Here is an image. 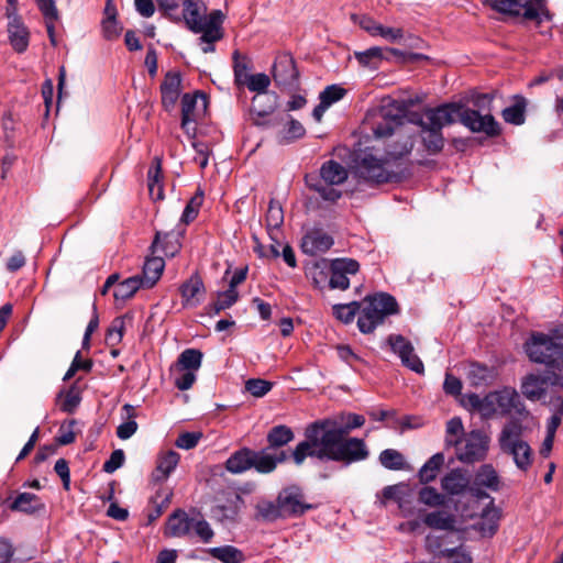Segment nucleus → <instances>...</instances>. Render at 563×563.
Listing matches in <instances>:
<instances>
[{
  "instance_id": "obj_1",
  "label": "nucleus",
  "mask_w": 563,
  "mask_h": 563,
  "mask_svg": "<svg viewBox=\"0 0 563 563\" xmlns=\"http://www.w3.org/2000/svg\"><path fill=\"white\" fill-rule=\"evenodd\" d=\"M493 97L488 93L479 95L474 103L479 109L487 108V113L482 114L479 110L464 108L457 103H444L437 108L427 109L419 113L412 108L419 102L417 97L411 95L402 97L389 96V121H397L398 124L412 123L420 126V137L424 150L431 154H438L444 146L442 129L459 120L464 126L475 133H485L488 136H496L500 129L498 122L490 114Z\"/></svg>"
},
{
  "instance_id": "obj_2",
  "label": "nucleus",
  "mask_w": 563,
  "mask_h": 563,
  "mask_svg": "<svg viewBox=\"0 0 563 563\" xmlns=\"http://www.w3.org/2000/svg\"><path fill=\"white\" fill-rule=\"evenodd\" d=\"M364 422L361 415L341 413L311 423L306 429V440L298 443L291 453L294 462L301 465L307 456H311L349 465L366 459L368 451L364 441L347 438L352 430L362 427Z\"/></svg>"
},
{
  "instance_id": "obj_3",
  "label": "nucleus",
  "mask_w": 563,
  "mask_h": 563,
  "mask_svg": "<svg viewBox=\"0 0 563 563\" xmlns=\"http://www.w3.org/2000/svg\"><path fill=\"white\" fill-rule=\"evenodd\" d=\"M363 128L365 135L358 148L352 154L351 172L361 179L372 183L387 180L385 164L387 162V110L385 107L367 111Z\"/></svg>"
},
{
  "instance_id": "obj_4",
  "label": "nucleus",
  "mask_w": 563,
  "mask_h": 563,
  "mask_svg": "<svg viewBox=\"0 0 563 563\" xmlns=\"http://www.w3.org/2000/svg\"><path fill=\"white\" fill-rule=\"evenodd\" d=\"M224 18L221 10H212L207 14V7L201 0H185L183 3L181 20L188 30L201 34L198 41L205 54L213 53L214 43L223 38ZM175 20L180 21V18Z\"/></svg>"
},
{
  "instance_id": "obj_5",
  "label": "nucleus",
  "mask_w": 563,
  "mask_h": 563,
  "mask_svg": "<svg viewBox=\"0 0 563 563\" xmlns=\"http://www.w3.org/2000/svg\"><path fill=\"white\" fill-rule=\"evenodd\" d=\"M529 429V423L508 420L498 437L500 450L512 457L516 466L526 472L532 464V449L521 437Z\"/></svg>"
},
{
  "instance_id": "obj_6",
  "label": "nucleus",
  "mask_w": 563,
  "mask_h": 563,
  "mask_svg": "<svg viewBox=\"0 0 563 563\" xmlns=\"http://www.w3.org/2000/svg\"><path fill=\"white\" fill-rule=\"evenodd\" d=\"M489 417L495 413L510 415L509 420H518L521 423H530L533 417L521 402L519 394L514 388H503L486 395Z\"/></svg>"
},
{
  "instance_id": "obj_7",
  "label": "nucleus",
  "mask_w": 563,
  "mask_h": 563,
  "mask_svg": "<svg viewBox=\"0 0 563 563\" xmlns=\"http://www.w3.org/2000/svg\"><path fill=\"white\" fill-rule=\"evenodd\" d=\"M529 358L548 368H563V344L544 333H533L526 343Z\"/></svg>"
},
{
  "instance_id": "obj_8",
  "label": "nucleus",
  "mask_w": 563,
  "mask_h": 563,
  "mask_svg": "<svg viewBox=\"0 0 563 563\" xmlns=\"http://www.w3.org/2000/svg\"><path fill=\"white\" fill-rule=\"evenodd\" d=\"M349 176L347 169L336 161L324 162L320 167L321 180L309 184L310 188L325 201L334 202L341 197V191L332 186L343 184Z\"/></svg>"
},
{
  "instance_id": "obj_9",
  "label": "nucleus",
  "mask_w": 563,
  "mask_h": 563,
  "mask_svg": "<svg viewBox=\"0 0 563 563\" xmlns=\"http://www.w3.org/2000/svg\"><path fill=\"white\" fill-rule=\"evenodd\" d=\"M170 236V233L156 232L155 234V239L151 245V252L153 256L146 258L143 266L142 276H140L144 282L145 287L147 288L153 287L157 283L165 267L164 258L162 256L155 255L158 251L159 243L162 241L165 242V245L162 246V252L165 255L174 256L178 251V246L176 244L169 246L168 239Z\"/></svg>"
},
{
  "instance_id": "obj_10",
  "label": "nucleus",
  "mask_w": 563,
  "mask_h": 563,
  "mask_svg": "<svg viewBox=\"0 0 563 563\" xmlns=\"http://www.w3.org/2000/svg\"><path fill=\"white\" fill-rule=\"evenodd\" d=\"M387 317V294L366 296L360 301L357 327L362 333H371L383 324Z\"/></svg>"
},
{
  "instance_id": "obj_11",
  "label": "nucleus",
  "mask_w": 563,
  "mask_h": 563,
  "mask_svg": "<svg viewBox=\"0 0 563 563\" xmlns=\"http://www.w3.org/2000/svg\"><path fill=\"white\" fill-rule=\"evenodd\" d=\"M492 8L498 12L519 15L527 20L541 22L548 18L545 0H488Z\"/></svg>"
},
{
  "instance_id": "obj_12",
  "label": "nucleus",
  "mask_w": 563,
  "mask_h": 563,
  "mask_svg": "<svg viewBox=\"0 0 563 563\" xmlns=\"http://www.w3.org/2000/svg\"><path fill=\"white\" fill-rule=\"evenodd\" d=\"M389 42L398 43L404 48L389 47V63L412 64L419 60H428L429 57L423 54L412 53L410 49L420 48L422 40L411 34L404 35L400 29H389Z\"/></svg>"
},
{
  "instance_id": "obj_13",
  "label": "nucleus",
  "mask_w": 563,
  "mask_h": 563,
  "mask_svg": "<svg viewBox=\"0 0 563 563\" xmlns=\"http://www.w3.org/2000/svg\"><path fill=\"white\" fill-rule=\"evenodd\" d=\"M456 448V457L463 463H474L484 460L488 448L489 438L479 430H473L463 435Z\"/></svg>"
},
{
  "instance_id": "obj_14",
  "label": "nucleus",
  "mask_w": 563,
  "mask_h": 563,
  "mask_svg": "<svg viewBox=\"0 0 563 563\" xmlns=\"http://www.w3.org/2000/svg\"><path fill=\"white\" fill-rule=\"evenodd\" d=\"M269 84V77L263 73L251 75L244 84L251 91H255L260 95L253 98L251 104L252 113L258 118L268 115L275 109V97L265 93Z\"/></svg>"
},
{
  "instance_id": "obj_15",
  "label": "nucleus",
  "mask_w": 563,
  "mask_h": 563,
  "mask_svg": "<svg viewBox=\"0 0 563 563\" xmlns=\"http://www.w3.org/2000/svg\"><path fill=\"white\" fill-rule=\"evenodd\" d=\"M394 122L399 125L397 121H389V183L400 181L407 175V167H401L399 170H391V161H401L404 156L410 154L413 147V141L410 135H401L400 133L394 132L390 124Z\"/></svg>"
},
{
  "instance_id": "obj_16",
  "label": "nucleus",
  "mask_w": 563,
  "mask_h": 563,
  "mask_svg": "<svg viewBox=\"0 0 563 563\" xmlns=\"http://www.w3.org/2000/svg\"><path fill=\"white\" fill-rule=\"evenodd\" d=\"M277 500L285 518L299 517L313 508L306 501L302 489L295 485L283 488L277 495Z\"/></svg>"
},
{
  "instance_id": "obj_17",
  "label": "nucleus",
  "mask_w": 563,
  "mask_h": 563,
  "mask_svg": "<svg viewBox=\"0 0 563 563\" xmlns=\"http://www.w3.org/2000/svg\"><path fill=\"white\" fill-rule=\"evenodd\" d=\"M389 347L400 358L404 366L416 374H424V365L416 354L412 343L402 335H389Z\"/></svg>"
},
{
  "instance_id": "obj_18",
  "label": "nucleus",
  "mask_w": 563,
  "mask_h": 563,
  "mask_svg": "<svg viewBox=\"0 0 563 563\" xmlns=\"http://www.w3.org/2000/svg\"><path fill=\"white\" fill-rule=\"evenodd\" d=\"M360 271V264L352 258H338L330 265L329 287L345 290L350 287V278Z\"/></svg>"
},
{
  "instance_id": "obj_19",
  "label": "nucleus",
  "mask_w": 563,
  "mask_h": 563,
  "mask_svg": "<svg viewBox=\"0 0 563 563\" xmlns=\"http://www.w3.org/2000/svg\"><path fill=\"white\" fill-rule=\"evenodd\" d=\"M442 489L449 495H461L466 490H470L475 497L484 498L487 494L481 490V488L471 486V478L466 472L457 468L452 470L441 479Z\"/></svg>"
},
{
  "instance_id": "obj_20",
  "label": "nucleus",
  "mask_w": 563,
  "mask_h": 563,
  "mask_svg": "<svg viewBox=\"0 0 563 563\" xmlns=\"http://www.w3.org/2000/svg\"><path fill=\"white\" fill-rule=\"evenodd\" d=\"M273 78L280 87L295 88L298 86L299 71L290 54L279 55L273 66Z\"/></svg>"
},
{
  "instance_id": "obj_21",
  "label": "nucleus",
  "mask_w": 563,
  "mask_h": 563,
  "mask_svg": "<svg viewBox=\"0 0 563 563\" xmlns=\"http://www.w3.org/2000/svg\"><path fill=\"white\" fill-rule=\"evenodd\" d=\"M179 290L185 308L197 307L206 295L203 282L198 274L191 275L189 279L183 283Z\"/></svg>"
},
{
  "instance_id": "obj_22",
  "label": "nucleus",
  "mask_w": 563,
  "mask_h": 563,
  "mask_svg": "<svg viewBox=\"0 0 563 563\" xmlns=\"http://www.w3.org/2000/svg\"><path fill=\"white\" fill-rule=\"evenodd\" d=\"M271 449H265L261 451H254L252 456V467L255 468L258 473L268 474L272 473L278 463H283L287 459V454L285 451L279 452H269Z\"/></svg>"
},
{
  "instance_id": "obj_23",
  "label": "nucleus",
  "mask_w": 563,
  "mask_h": 563,
  "mask_svg": "<svg viewBox=\"0 0 563 563\" xmlns=\"http://www.w3.org/2000/svg\"><path fill=\"white\" fill-rule=\"evenodd\" d=\"M333 243V239L329 234L314 230L303 236L301 249L306 254L316 255L327 252Z\"/></svg>"
},
{
  "instance_id": "obj_24",
  "label": "nucleus",
  "mask_w": 563,
  "mask_h": 563,
  "mask_svg": "<svg viewBox=\"0 0 563 563\" xmlns=\"http://www.w3.org/2000/svg\"><path fill=\"white\" fill-rule=\"evenodd\" d=\"M181 77L178 73H167L161 85L162 104L170 110L176 104L180 93Z\"/></svg>"
},
{
  "instance_id": "obj_25",
  "label": "nucleus",
  "mask_w": 563,
  "mask_h": 563,
  "mask_svg": "<svg viewBox=\"0 0 563 563\" xmlns=\"http://www.w3.org/2000/svg\"><path fill=\"white\" fill-rule=\"evenodd\" d=\"M198 98L202 99V106L205 108V96L199 91L195 92L194 95L185 93L181 98V128L186 131L187 134L196 131V128L191 126V124L196 122L195 111Z\"/></svg>"
},
{
  "instance_id": "obj_26",
  "label": "nucleus",
  "mask_w": 563,
  "mask_h": 563,
  "mask_svg": "<svg viewBox=\"0 0 563 563\" xmlns=\"http://www.w3.org/2000/svg\"><path fill=\"white\" fill-rule=\"evenodd\" d=\"M8 34L11 46L16 53H23L29 46L30 32L21 19L9 21Z\"/></svg>"
},
{
  "instance_id": "obj_27",
  "label": "nucleus",
  "mask_w": 563,
  "mask_h": 563,
  "mask_svg": "<svg viewBox=\"0 0 563 563\" xmlns=\"http://www.w3.org/2000/svg\"><path fill=\"white\" fill-rule=\"evenodd\" d=\"M192 527V519L184 510L174 511L166 523L165 536L179 538L186 536Z\"/></svg>"
},
{
  "instance_id": "obj_28",
  "label": "nucleus",
  "mask_w": 563,
  "mask_h": 563,
  "mask_svg": "<svg viewBox=\"0 0 563 563\" xmlns=\"http://www.w3.org/2000/svg\"><path fill=\"white\" fill-rule=\"evenodd\" d=\"M521 391L531 401L543 399L547 395V386L542 375L530 374L526 376L521 383Z\"/></svg>"
},
{
  "instance_id": "obj_29",
  "label": "nucleus",
  "mask_w": 563,
  "mask_h": 563,
  "mask_svg": "<svg viewBox=\"0 0 563 563\" xmlns=\"http://www.w3.org/2000/svg\"><path fill=\"white\" fill-rule=\"evenodd\" d=\"M252 456L253 450L249 448H243L235 451L231 456L225 461V468L228 472L232 474H241L252 468Z\"/></svg>"
},
{
  "instance_id": "obj_30",
  "label": "nucleus",
  "mask_w": 563,
  "mask_h": 563,
  "mask_svg": "<svg viewBox=\"0 0 563 563\" xmlns=\"http://www.w3.org/2000/svg\"><path fill=\"white\" fill-rule=\"evenodd\" d=\"M179 459L180 456L176 451L169 450L163 453L158 457L156 468L152 474L153 479L155 482L165 481L177 466Z\"/></svg>"
},
{
  "instance_id": "obj_31",
  "label": "nucleus",
  "mask_w": 563,
  "mask_h": 563,
  "mask_svg": "<svg viewBox=\"0 0 563 563\" xmlns=\"http://www.w3.org/2000/svg\"><path fill=\"white\" fill-rule=\"evenodd\" d=\"M12 511H22L25 514H35L44 509L41 498L32 493H21L10 505Z\"/></svg>"
},
{
  "instance_id": "obj_32",
  "label": "nucleus",
  "mask_w": 563,
  "mask_h": 563,
  "mask_svg": "<svg viewBox=\"0 0 563 563\" xmlns=\"http://www.w3.org/2000/svg\"><path fill=\"white\" fill-rule=\"evenodd\" d=\"M354 57L362 67L376 70L385 60V49L374 46L362 52H354Z\"/></svg>"
},
{
  "instance_id": "obj_33",
  "label": "nucleus",
  "mask_w": 563,
  "mask_h": 563,
  "mask_svg": "<svg viewBox=\"0 0 563 563\" xmlns=\"http://www.w3.org/2000/svg\"><path fill=\"white\" fill-rule=\"evenodd\" d=\"M527 99L522 96H515L514 103L501 112L505 122L521 125L526 120Z\"/></svg>"
},
{
  "instance_id": "obj_34",
  "label": "nucleus",
  "mask_w": 563,
  "mask_h": 563,
  "mask_svg": "<svg viewBox=\"0 0 563 563\" xmlns=\"http://www.w3.org/2000/svg\"><path fill=\"white\" fill-rule=\"evenodd\" d=\"M499 476L490 464L482 465L475 474L473 487H486L492 490L499 489Z\"/></svg>"
},
{
  "instance_id": "obj_35",
  "label": "nucleus",
  "mask_w": 563,
  "mask_h": 563,
  "mask_svg": "<svg viewBox=\"0 0 563 563\" xmlns=\"http://www.w3.org/2000/svg\"><path fill=\"white\" fill-rule=\"evenodd\" d=\"M423 523L435 530H453L455 518L452 514L444 510L428 512L423 517Z\"/></svg>"
},
{
  "instance_id": "obj_36",
  "label": "nucleus",
  "mask_w": 563,
  "mask_h": 563,
  "mask_svg": "<svg viewBox=\"0 0 563 563\" xmlns=\"http://www.w3.org/2000/svg\"><path fill=\"white\" fill-rule=\"evenodd\" d=\"M499 511L495 507H486L476 523V529L483 537H492L498 528Z\"/></svg>"
},
{
  "instance_id": "obj_37",
  "label": "nucleus",
  "mask_w": 563,
  "mask_h": 563,
  "mask_svg": "<svg viewBox=\"0 0 563 563\" xmlns=\"http://www.w3.org/2000/svg\"><path fill=\"white\" fill-rule=\"evenodd\" d=\"M208 553L222 563H242L245 561L244 553L233 545L211 548Z\"/></svg>"
},
{
  "instance_id": "obj_38",
  "label": "nucleus",
  "mask_w": 563,
  "mask_h": 563,
  "mask_svg": "<svg viewBox=\"0 0 563 563\" xmlns=\"http://www.w3.org/2000/svg\"><path fill=\"white\" fill-rule=\"evenodd\" d=\"M294 440V432L287 426L280 424L272 428L267 433L268 449L282 448Z\"/></svg>"
},
{
  "instance_id": "obj_39",
  "label": "nucleus",
  "mask_w": 563,
  "mask_h": 563,
  "mask_svg": "<svg viewBox=\"0 0 563 563\" xmlns=\"http://www.w3.org/2000/svg\"><path fill=\"white\" fill-rule=\"evenodd\" d=\"M122 410L125 412L128 420L117 428V435L121 440H128L137 431L139 428L135 421L136 412L134 406L130 404H125L122 407Z\"/></svg>"
},
{
  "instance_id": "obj_40",
  "label": "nucleus",
  "mask_w": 563,
  "mask_h": 563,
  "mask_svg": "<svg viewBox=\"0 0 563 563\" xmlns=\"http://www.w3.org/2000/svg\"><path fill=\"white\" fill-rule=\"evenodd\" d=\"M239 298L236 289H227L225 291L219 292L217 299L207 307L210 316L219 314L222 310H225L233 306Z\"/></svg>"
},
{
  "instance_id": "obj_41",
  "label": "nucleus",
  "mask_w": 563,
  "mask_h": 563,
  "mask_svg": "<svg viewBox=\"0 0 563 563\" xmlns=\"http://www.w3.org/2000/svg\"><path fill=\"white\" fill-rule=\"evenodd\" d=\"M202 353L196 349H187L178 356L176 367L179 371L195 372L201 366Z\"/></svg>"
},
{
  "instance_id": "obj_42",
  "label": "nucleus",
  "mask_w": 563,
  "mask_h": 563,
  "mask_svg": "<svg viewBox=\"0 0 563 563\" xmlns=\"http://www.w3.org/2000/svg\"><path fill=\"white\" fill-rule=\"evenodd\" d=\"M467 378L473 386L478 387L488 385L493 380L494 374L487 366L473 363L467 372Z\"/></svg>"
},
{
  "instance_id": "obj_43",
  "label": "nucleus",
  "mask_w": 563,
  "mask_h": 563,
  "mask_svg": "<svg viewBox=\"0 0 563 563\" xmlns=\"http://www.w3.org/2000/svg\"><path fill=\"white\" fill-rule=\"evenodd\" d=\"M141 287H145V285L140 276L129 277L118 285L114 298L121 300L130 299Z\"/></svg>"
},
{
  "instance_id": "obj_44",
  "label": "nucleus",
  "mask_w": 563,
  "mask_h": 563,
  "mask_svg": "<svg viewBox=\"0 0 563 563\" xmlns=\"http://www.w3.org/2000/svg\"><path fill=\"white\" fill-rule=\"evenodd\" d=\"M444 463V455L442 453H437L432 455L428 462L420 468L419 478L422 483L432 482Z\"/></svg>"
},
{
  "instance_id": "obj_45",
  "label": "nucleus",
  "mask_w": 563,
  "mask_h": 563,
  "mask_svg": "<svg viewBox=\"0 0 563 563\" xmlns=\"http://www.w3.org/2000/svg\"><path fill=\"white\" fill-rule=\"evenodd\" d=\"M419 503L428 507H442L446 503V498L443 494L439 493L434 487L424 486L419 490L418 494Z\"/></svg>"
},
{
  "instance_id": "obj_46",
  "label": "nucleus",
  "mask_w": 563,
  "mask_h": 563,
  "mask_svg": "<svg viewBox=\"0 0 563 563\" xmlns=\"http://www.w3.org/2000/svg\"><path fill=\"white\" fill-rule=\"evenodd\" d=\"M257 515L266 521H275L285 518L279 509L278 500H261L256 505Z\"/></svg>"
},
{
  "instance_id": "obj_47",
  "label": "nucleus",
  "mask_w": 563,
  "mask_h": 563,
  "mask_svg": "<svg viewBox=\"0 0 563 563\" xmlns=\"http://www.w3.org/2000/svg\"><path fill=\"white\" fill-rule=\"evenodd\" d=\"M464 435V428L461 418L453 417L446 422L445 443L446 445H457Z\"/></svg>"
},
{
  "instance_id": "obj_48",
  "label": "nucleus",
  "mask_w": 563,
  "mask_h": 563,
  "mask_svg": "<svg viewBox=\"0 0 563 563\" xmlns=\"http://www.w3.org/2000/svg\"><path fill=\"white\" fill-rule=\"evenodd\" d=\"M352 20L355 23H357L364 31H366L367 33H369L373 36H377V35L386 36L387 35V31L385 30V27L382 24L374 21L369 16L353 14Z\"/></svg>"
},
{
  "instance_id": "obj_49",
  "label": "nucleus",
  "mask_w": 563,
  "mask_h": 563,
  "mask_svg": "<svg viewBox=\"0 0 563 563\" xmlns=\"http://www.w3.org/2000/svg\"><path fill=\"white\" fill-rule=\"evenodd\" d=\"M233 62L235 82L238 85H244L247 78L251 76L249 75V59L245 56L240 55V53L235 51L233 53Z\"/></svg>"
},
{
  "instance_id": "obj_50",
  "label": "nucleus",
  "mask_w": 563,
  "mask_h": 563,
  "mask_svg": "<svg viewBox=\"0 0 563 563\" xmlns=\"http://www.w3.org/2000/svg\"><path fill=\"white\" fill-rule=\"evenodd\" d=\"M335 317L344 323L353 321L355 314L360 316V302L352 301L350 303L336 305L333 307Z\"/></svg>"
},
{
  "instance_id": "obj_51",
  "label": "nucleus",
  "mask_w": 563,
  "mask_h": 563,
  "mask_svg": "<svg viewBox=\"0 0 563 563\" xmlns=\"http://www.w3.org/2000/svg\"><path fill=\"white\" fill-rule=\"evenodd\" d=\"M284 222V212L280 205L275 201L271 200L267 209L266 214V225L269 230L272 229H279Z\"/></svg>"
},
{
  "instance_id": "obj_52",
  "label": "nucleus",
  "mask_w": 563,
  "mask_h": 563,
  "mask_svg": "<svg viewBox=\"0 0 563 563\" xmlns=\"http://www.w3.org/2000/svg\"><path fill=\"white\" fill-rule=\"evenodd\" d=\"M203 194L201 190H198L197 195H195L185 207V210L181 216V221L184 223H190L194 221L198 214L199 208L202 205Z\"/></svg>"
},
{
  "instance_id": "obj_53",
  "label": "nucleus",
  "mask_w": 563,
  "mask_h": 563,
  "mask_svg": "<svg viewBox=\"0 0 563 563\" xmlns=\"http://www.w3.org/2000/svg\"><path fill=\"white\" fill-rule=\"evenodd\" d=\"M148 191L151 196L155 194V187L162 185V161L159 157H154L152 166L147 173Z\"/></svg>"
},
{
  "instance_id": "obj_54",
  "label": "nucleus",
  "mask_w": 563,
  "mask_h": 563,
  "mask_svg": "<svg viewBox=\"0 0 563 563\" xmlns=\"http://www.w3.org/2000/svg\"><path fill=\"white\" fill-rule=\"evenodd\" d=\"M272 383L261 378H251L245 383V389L254 397H263L272 389Z\"/></svg>"
},
{
  "instance_id": "obj_55",
  "label": "nucleus",
  "mask_w": 563,
  "mask_h": 563,
  "mask_svg": "<svg viewBox=\"0 0 563 563\" xmlns=\"http://www.w3.org/2000/svg\"><path fill=\"white\" fill-rule=\"evenodd\" d=\"M463 405L472 409L478 410L482 416L489 418L488 404H486V396L481 398L476 394H467L463 397Z\"/></svg>"
},
{
  "instance_id": "obj_56",
  "label": "nucleus",
  "mask_w": 563,
  "mask_h": 563,
  "mask_svg": "<svg viewBox=\"0 0 563 563\" xmlns=\"http://www.w3.org/2000/svg\"><path fill=\"white\" fill-rule=\"evenodd\" d=\"M92 368V361L91 360H81L80 351H78L67 369L66 374L64 375V380H69L75 376V374L81 369L85 372H90Z\"/></svg>"
},
{
  "instance_id": "obj_57",
  "label": "nucleus",
  "mask_w": 563,
  "mask_h": 563,
  "mask_svg": "<svg viewBox=\"0 0 563 563\" xmlns=\"http://www.w3.org/2000/svg\"><path fill=\"white\" fill-rule=\"evenodd\" d=\"M346 93V90L338 85L328 86L323 91H321L319 99L322 100L324 104L329 107L341 100Z\"/></svg>"
},
{
  "instance_id": "obj_58",
  "label": "nucleus",
  "mask_w": 563,
  "mask_h": 563,
  "mask_svg": "<svg viewBox=\"0 0 563 563\" xmlns=\"http://www.w3.org/2000/svg\"><path fill=\"white\" fill-rule=\"evenodd\" d=\"M122 32V25L117 19H103L102 20V34L108 41H113L120 36Z\"/></svg>"
},
{
  "instance_id": "obj_59",
  "label": "nucleus",
  "mask_w": 563,
  "mask_h": 563,
  "mask_svg": "<svg viewBox=\"0 0 563 563\" xmlns=\"http://www.w3.org/2000/svg\"><path fill=\"white\" fill-rule=\"evenodd\" d=\"M124 331V319L121 317L115 318L108 329L107 340L112 344L121 342Z\"/></svg>"
},
{
  "instance_id": "obj_60",
  "label": "nucleus",
  "mask_w": 563,
  "mask_h": 563,
  "mask_svg": "<svg viewBox=\"0 0 563 563\" xmlns=\"http://www.w3.org/2000/svg\"><path fill=\"white\" fill-rule=\"evenodd\" d=\"M443 556L451 560V563H472L470 553L462 547L455 549H445L442 551Z\"/></svg>"
},
{
  "instance_id": "obj_61",
  "label": "nucleus",
  "mask_w": 563,
  "mask_h": 563,
  "mask_svg": "<svg viewBox=\"0 0 563 563\" xmlns=\"http://www.w3.org/2000/svg\"><path fill=\"white\" fill-rule=\"evenodd\" d=\"M201 437L200 432H184L177 438L176 445L179 449L190 450L198 444Z\"/></svg>"
},
{
  "instance_id": "obj_62",
  "label": "nucleus",
  "mask_w": 563,
  "mask_h": 563,
  "mask_svg": "<svg viewBox=\"0 0 563 563\" xmlns=\"http://www.w3.org/2000/svg\"><path fill=\"white\" fill-rule=\"evenodd\" d=\"M124 457V452L122 450H114L111 453L110 459L104 462L103 471L109 474L115 472L123 465Z\"/></svg>"
},
{
  "instance_id": "obj_63",
  "label": "nucleus",
  "mask_w": 563,
  "mask_h": 563,
  "mask_svg": "<svg viewBox=\"0 0 563 563\" xmlns=\"http://www.w3.org/2000/svg\"><path fill=\"white\" fill-rule=\"evenodd\" d=\"M545 380V386L549 385L554 387L563 388V368H548L545 373L542 375Z\"/></svg>"
},
{
  "instance_id": "obj_64",
  "label": "nucleus",
  "mask_w": 563,
  "mask_h": 563,
  "mask_svg": "<svg viewBox=\"0 0 563 563\" xmlns=\"http://www.w3.org/2000/svg\"><path fill=\"white\" fill-rule=\"evenodd\" d=\"M26 263V257L22 251H15L7 261L5 268L10 273L21 269Z\"/></svg>"
}]
</instances>
